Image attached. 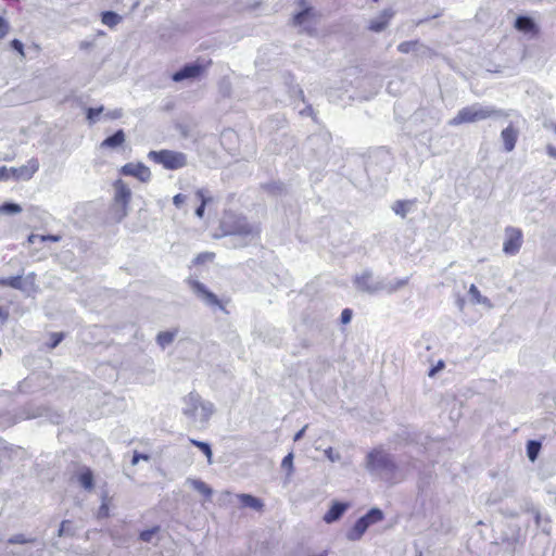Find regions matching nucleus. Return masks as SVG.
Listing matches in <instances>:
<instances>
[{"instance_id":"obj_31","label":"nucleus","mask_w":556,"mask_h":556,"mask_svg":"<svg viewBox=\"0 0 556 556\" xmlns=\"http://www.w3.org/2000/svg\"><path fill=\"white\" fill-rule=\"evenodd\" d=\"M369 525H374L376 522H379L383 519V514L378 508L370 509L365 516H364Z\"/></svg>"},{"instance_id":"obj_45","label":"nucleus","mask_w":556,"mask_h":556,"mask_svg":"<svg viewBox=\"0 0 556 556\" xmlns=\"http://www.w3.org/2000/svg\"><path fill=\"white\" fill-rule=\"evenodd\" d=\"M292 459H293L292 454H288V455L282 459V466H283V467H291V466H292Z\"/></svg>"},{"instance_id":"obj_44","label":"nucleus","mask_w":556,"mask_h":556,"mask_svg":"<svg viewBox=\"0 0 556 556\" xmlns=\"http://www.w3.org/2000/svg\"><path fill=\"white\" fill-rule=\"evenodd\" d=\"M186 201V195L181 194V193H178L176 195H174L173 198V203L179 207L181 204H184Z\"/></svg>"},{"instance_id":"obj_46","label":"nucleus","mask_w":556,"mask_h":556,"mask_svg":"<svg viewBox=\"0 0 556 556\" xmlns=\"http://www.w3.org/2000/svg\"><path fill=\"white\" fill-rule=\"evenodd\" d=\"M139 458L148 459V456L147 455L135 454L134 457H132L131 463L134 465H136L138 463Z\"/></svg>"},{"instance_id":"obj_2","label":"nucleus","mask_w":556,"mask_h":556,"mask_svg":"<svg viewBox=\"0 0 556 556\" xmlns=\"http://www.w3.org/2000/svg\"><path fill=\"white\" fill-rule=\"evenodd\" d=\"M148 157L150 161L162 165L163 168L168 170H177L186 167L188 164V159L185 153L168 149L150 151Z\"/></svg>"},{"instance_id":"obj_28","label":"nucleus","mask_w":556,"mask_h":556,"mask_svg":"<svg viewBox=\"0 0 556 556\" xmlns=\"http://www.w3.org/2000/svg\"><path fill=\"white\" fill-rule=\"evenodd\" d=\"M541 451V443L539 441L531 440L527 444V454L531 462H534Z\"/></svg>"},{"instance_id":"obj_22","label":"nucleus","mask_w":556,"mask_h":556,"mask_svg":"<svg viewBox=\"0 0 556 556\" xmlns=\"http://www.w3.org/2000/svg\"><path fill=\"white\" fill-rule=\"evenodd\" d=\"M178 333V330L175 329V330H167V331H161L157 336H156V342L162 348H165L167 345H169L175 337L177 336Z\"/></svg>"},{"instance_id":"obj_25","label":"nucleus","mask_w":556,"mask_h":556,"mask_svg":"<svg viewBox=\"0 0 556 556\" xmlns=\"http://www.w3.org/2000/svg\"><path fill=\"white\" fill-rule=\"evenodd\" d=\"M0 286L11 287L14 289H23V278L22 276H13L8 278L0 279Z\"/></svg>"},{"instance_id":"obj_11","label":"nucleus","mask_w":556,"mask_h":556,"mask_svg":"<svg viewBox=\"0 0 556 556\" xmlns=\"http://www.w3.org/2000/svg\"><path fill=\"white\" fill-rule=\"evenodd\" d=\"M188 283L190 288L194 291V293L202 298L208 305L217 306L220 309H225V306L222 303V301L213 292H211L202 282L198 280H189Z\"/></svg>"},{"instance_id":"obj_34","label":"nucleus","mask_w":556,"mask_h":556,"mask_svg":"<svg viewBox=\"0 0 556 556\" xmlns=\"http://www.w3.org/2000/svg\"><path fill=\"white\" fill-rule=\"evenodd\" d=\"M110 516V501L105 495L98 510L99 518H108Z\"/></svg>"},{"instance_id":"obj_33","label":"nucleus","mask_w":556,"mask_h":556,"mask_svg":"<svg viewBox=\"0 0 556 556\" xmlns=\"http://www.w3.org/2000/svg\"><path fill=\"white\" fill-rule=\"evenodd\" d=\"M104 108H89L86 111V117L89 121V123H94L97 121V117L103 112Z\"/></svg>"},{"instance_id":"obj_32","label":"nucleus","mask_w":556,"mask_h":556,"mask_svg":"<svg viewBox=\"0 0 556 556\" xmlns=\"http://www.w3.org/2000/svg\"><path fill=\"white\" fill-rule=\"evenodd\" d=\"M468 293L475 303H485L488 301L486 298L481 295L479 289L475 285L469 287Z\"/></svg>"},{"instance_id":"obj_48","label":"nucleus","mask_w":556,"mask_h":556,"mask_svg":"<svg viewBox=\"0 0 556 556\" xmlns=\"http://www.w3.org/2000/svg\"><path fill=\"white\" fill-rule=\"evenodd\" d=\"M547 152L551 156L553 157H556V148L552 147V146H548L547 147Z\"/></svg>"},{"instance_id":"obj_23","label":"nucleus","mask_w":556,"mask_h":556,"mask_svg":"<svg viewBox=\"0 0 556 556\" xmlns=\"http://www.w3.org/2000/svg\"><path fill=\"white\" fill-rule=\"evenodd\" d=\"M414 202L410 200H397L394 202L392 210L396 215L405 217Z\"/></svg>"},{"instance_id":"obj_8","label":"nucleus","mask_w":556,"mask_h":556,"mask_svg":"<svg viewBox=\"0 0 556 556\" xmlns=\"http://www.w3.org/2000/svg\"><path fill=\"white\" fill-rule=\"evenodd\" d=\"M522 231L519 228L507 227L505 229V240L503 251L507 255H515L522 245Z\"/></svg>"},{"instance_id":"obj_3","label":"nucleus","mask_w":556,"mask_h":556,"mask_svg":"<svg viewBox=\"0 0 556 556\" xmlns=\"http://www.w3.org/2000/svg\"><path fill=\"white\" fill-rule=\"evenodd\" d=\"M225 235L238 237H254L260 235V226L251 224L243 215H233L225 222Z\"/></svg>"},{"instance_id":"obj_16","label":"nucleus","mask_w":556,"mask_h":556,"mask_svg":"<svg viewBox=\"0 0 556 556\" xmlns=\"http://www.w3.org/2000/svg\"><path fill=\"white\" fill-rule=\"evenodd\" d=\"M501 137L503 140L505 150L507 152L513 151L516 146L517 138H518L517 129L513 125H509L502 130Z\"/></svg>"},{"instance_id":"obj_30","label":"nucleus","mask_w":556,"mask_h":556,"mask_svg":"<svg viewBox=\"0 0 556 556\" xmlns=\"http://www.w3.org/2000/svg\"><path fill=\"white\" fill-rule=\"evenodd\" d=\"M36 239H39L42 242H45V241L58 242V241H60L62 239V237L60 235L39 236V235L31 233L28 237L27 241L29 243H34Z\"/></svg>"},{"instance_id":"obj_19","label":"nucleus","mask_w":556,"mask_h":556,"mask_svg":"<svg viewBox=\"0 0 556 556\" xmlns=\"http://www.w3.org/2000/svg\"><path fill=\"white\" fill-rule=\"evenodd\" d=\"M369 526L367 519L364 516L361 517L348 533V538L352 541L361 539Z\"/></svg>"},{"instance_id":"obj_7","label":"nucleus","mask_w":556,"mask_h":556,"mask_svg":"<svg viewBox=\"0 0 556 556\" xmlns=\"http://www.w3.org/2000/svg\"><path fill=\"white\" fill-rule=\"evenodd\" d=\"M186 407L184 414L189 418H194L199 408L202 409L204 419L207 420L213 413V405L204 403L199 393L192 391L185 397Z\"/></svg>"},{"instance_id":"obj_37","label":"nucleus","mask_w":556,"mask_h":556,"mask_svg":"<svg viewBox=\"0 0 556 556\" xmlns=\"http://www.w3.org/2000/svg\"><path fill=\"white\" fill-rule=\"evenodd\" d=\"M417 43H418L417 40H415V41H403V42H401L397 46V50L401 53H408V52H410L417 46Z\"/></svg>"},{"instance_id":"obj_21","label":"nucleus","mask_w":556,"mask_h":556,"mask_svg":"<svg viewBox=\"0 0 556 556\" xmlns=\"http://www.w3.org/2000/svg\"><path fill=\"white\" fill-rule=\"evenodd\" d=\"M197 198L200 200V205L195 210V215L199 218L204 216L205 206L213 201V198L206 194V190L198 189L195 191Z\"/></svg>"},{"instance_id":"obj_42","label":"nucleus","mask_w":556,"mask_h":556,"mask_svg":"<svg viewBox=\"0 0 556 556\" xmlns=\"http://www.w3.org/2000/svg\"><path fill=\"white\" fill-rule=\"evenodd\" d=\"M352 318V309L350 308H344L341 313V321L342 324H348L350 323Z\"/></svg>"},{"instance_id":"obj_4","label":"nucleus","mask_w":556,"mask_h":556,"mask_svg":"<svg viewBox=\"0 0 556 556\" xmlns=\"http://www.w3.org/2000/svg\"><path fill=\"white\" fill-rule=\"evenodd\" d=\"M113 187L115 192L113 197L112 208L118 218H123L128 213V206L131 200V190L122 179H116L113 182Z\"/></svg>"},{"instance_id":"obj_10","label":"nucleus","mask_w":556,"mask_h":556,"mask_svg":"<svg viewBox=\"0 0 556 556\" xmlns=\"http://www.w3.org/2000/svg\"><path fill=\"white\" fill-rule=\"evenodd\" d=\"M119 172L122 175L135 177L141 182H148L152 176L150 168L141 162L127 163L121 167Z\"/></svg>"},{"instance_id":"obj_51","label":"nucleus","mask_w":556,"mask_h":556,"mask_svg":"<svg viewBox=\"0 0 556 556\" xmlns=\"http://www.w3.org/2000/svg\"><path fill=\"white\" fill-rule=\"evenodd\" d=\"M66 522H67V521H62V527H64V525H65ZM62 530H63V528H61V530H60V531H62Z\"/></svg>"},{"instance_id":"obj_29","label":"nucleus","mask_w":556,"mask_h":556,"mask_svg":"<svg viewBox=\"0 0 556 556\" xmlns=\"http://www.w3.org/2000/svg\"><path fill=\"white\" fill-rule=\"evenodd\" d=\"M160 526H154L150 529L143 530L139 533V539L142 542H151L153 536L160 532Z\"/></svg>"},{"instance_id":"obj_41","label":"nucleus","mask_w":556,"mask_h":556,"mask_svg":"<svg viewBox=\"0 0 556 556\" xmlns=\"http://www.w3.org/2000/svg\"><path fill=\"white\" fill-rule=\"evenodd\" d=\"M194 484H195L197 490L200 491L203 495H205L207 497L212 495V489L204 482L197 481Z\"/></svg>"},{"instance_id":"obj_38","label":"nucleus","mask_w":556,"mask_h":556,"mask_svg":"<svg viewBox=\"0 0 556 556\" xmlns=\"http://www.w3.org/2000/svg\"><path fill=\"white\" fill-rule=\"evenodd\" d=\"M10 46L20 54V56L22 59H24L26 56L25 51H24V45L21 40L13 39V40H11Z\"/></svg>"},{"instance_id":"obj_18","label":"nucleus","mask_w":556,"mask_h":556,"mask_svg":"<svg viewBox=\"0 0 556 556\" xmlns=\"http://www.w3.org/2000/svg\"><path fill=\"white\" fill-rule=\"evenodd\" d=\"M346 507H348V505H345L343 503H339V502L333 503V505L325 514L324 520L327 523H331V522L338 520L343 515Z\"/></svg>"},{"instance_id":"obj_35","label":"nucleus","mask_w":556,"mask_h":556,"mask_svg":"<svg viewBox=\"0 0 556 556\" xmlns=\"http://www.w3.org/2000/svg\"><path fill=\"white\" fill-rule=\"evenodd\" d=\"M64 339V333L62 332H52L50 334V341L48 343V348L49 349H54L56 348L61 341Z\"/></svg>"},{"instance_id":"obj_6","label":"nucleus","mask_w":556,"mask_h":556,"mask_svg":"<svg viewBox=\"0 0 556 556\" xmlns=\"http://www.w3.org/2000/svg\"><path fill=\"white\" fill-rule=\"evenodd\" d=\"M367 466L371 470L394 472L396 464L392 456L382 450L375 448L367 456Z\"/></svg>"},{"instance_id":"obj_24","label":"nucleus","mask_w":556,"mask_h":556,"mask_svg":"<svg viewBox=\"0 0 556 556\" xmlns=\"http://www.w3.org/2000/svg\"><path fill=\"white\" fill-rule=\"evenodd\" d=\"M121 20V16L113 11H105L101 14V22L109 27L116 26Z\"/></svg>"},{"instance_id":"obj_52","label":"nucleus","mask_w":556,"mask_h":556,"mask_svg":"<svg viewBox=\"0 0 556 556\" xmlns=\"http://www.w3.org/2000/svg\"><path fill=\"white\" fill-rule=\"evenodd\" d=\"M306 29H307V31H309V33H312V31H313V28H312V27H309V28L307 27Z\"/></svg>"},{"instance_id":"obj_13","label":"nucleus","mask_w":556,"mask_h":556,"mask_svg":"<svg viewBox=\"0 0 556 556\" xmlns=\"http://www.w3.org/2000/svg\"><path fill=\"white\" fill-rule=\"evenodd\" d=\"M393 15L394 12L392 10H383L378 18L372 20L369 23L368 29L376 33L382 31L387 28Z\"/></svg>"},{"instance_id":"obj_50","label":"nucleus","mask_w":556,"mask_h":556,"mask_svg":"<svg viewBox=\"0 0 556 556\" xmlns=\"http://www.w3.org/2000/svg\"><path fill=\"white\" fill-rule=\"evenodd\" d=\"M300 5H301V7H304V5H305V0H301V1H300Z\"/></svg>"},{"instance_id":"obj_20","label":"nucleus","mask_w":556,"mask_h":556,"mask_svg":"<svg viewBox=\"0 0 556 556\" xmlns=\"http://www.w3.org/2000/svg\"><path fill=\"white\" fill-rule=\"evenodd\" d=\"M315 17L316 13L312 8H304L293 16V24L296 26H303L306 22L315 20Z\"/></svg>"},{"instance_id":"obj_40","label":"nucleus","mask_w":556,"mask_h":556,"mask_svg":"<svg viewBox=\"0 0 556 556\" xmlns=\"http://www.w3.org/2000/svg\"><path fill=\"white\" fill-rule=\"evenodd\" d=\"M29 542H31V540L26 539L23 534L13 535L8 540L9 544H27Z\"/></svg>"},{"instance_id":"obj_15","label":"nucleus","mask_w":556,"mask_h":556,"mask_svg":"<svg viewBox=\"0 0 556 556\" xmlns=\"http://www.w3.org/2000/svg\"><path fill=\"white\" fill-rule=\"evenodd\" d=\"M237 498L240 502V507L241 508L249 507V508L254 509L256 511H263L264 510V503L258 497H255V496H253L251 494L242 493V494H238Z\"/></svg>"},{"instance_id":"obj_12","label":"nucleus","mask_w":556,"mask_h":556,"mask_svg":"<svg viewBox=\"0 0 556 556\" xmlns=\"http://www.w3.org/2000/svg\"><path fill=\"white\" fill-rule=\"evenodd\" d=\"M514 27L523 34H530L532 36H538L540 34L539 26L529 16H518L514 23Z\"/></svg>"},{"instance_id":"obj_1","label":"nucleus","mask_w":556,"mask_h":556,"mask_svg":"<svg viewBox=\"0 0 556 556\" xmlns=\"http://www.w3.org/2000/svg\"><path fill=\"white\" fill-rule=\"evenodd\" d=\"M505 115L501 110H494L489 108H477L475 105L463 108L450 121V125L458 126L462 124L475 123L483 121L493 116Z\"/></svg>"},{"instance_id":"obj_43","label":"nucleus","mask_w":556,"mask_h":556,"mask_svg":"<svg viewBox=\"0 0 556 556\" xmlns=\"http://www.w3.org/2000/svg\"><path fill=\"white\" fill-rule=\"evenodd\" d=\"M445 366L443 361H439L435 366H433L429 371V377H433L439 370L443 369Z\"/></svg>"},{"instance_id":"obj_36","label":"nucleus","mask_w":556,"mask_h":556,"mask_svg":"<svg viewBox=\"0 0 556 556\" xmlns=\"http://www.w3.org/2000/svg\"><path fill=\"white\" fill-rule=\"evenodd\" d=\"M0 212L16 214L22 212V207L15 203H4L0 206Z\"/></svg>"},{"instance_id":"obj_27","label":"nucleus","mask_w":556,"mask_h":556,"mask_svg":"<svg viewBox=\"0 0 556 556\" xmlns=\"http://www.w3.org/2000/svg\"><path fill=\"white\" fill-rule=\"evenodd\" d=\"M190 443L202 451V453L206 456L208 464L212 463L213 453L211 446L207 443L194 439H190Z\"/></svg>"},{"instance_id":"obj_26","label":"nucleus","mask_w":556,"mask_h":556,"mask_svg":"<svg viewBox=\"0 0 556 556\" xmlns=\"http://www.w3.org/2000/svg\"><path fill=\"white\" fill-rule=\"evenodd\" d=\"M215 260L214 252H201L192 261L193 266H201Z\"/></svg>"},{"instance_id":"obj_49","label":"nucleus","mask_w":556,"mask_h":556,"mask_svg":"<svg viewBox=\"0 0 556 556\" xmlns=\"http://www.w3.org/2000/svg\"><path fill=\"white\" fill-rule=\"evenodd\" d=\"M305 431V428L301 429L296 434L294 435V441H298L302 438L303 433Z\"/></svg>"},{"instance_id":"obj_14","label":"nucleus","mask_w":556,"mask_h":556,"mask_svg":"<svg viewBox=\"0 0 556 556\" xmlns=\"http://www.w3.org/2000/svg\"><path fill=\"white\" fill-rule=\"evenodd\" d=\"M76 478L81 488L86 491H92L94 489V478L93 472L89 467H81L77 473Z\"/></svg>"},{"instance_id":"obj_17","label":"nucleus","mask_w":556,"mask_h":556,"mask_svg":"<svg viewBox=\"0 0 556 556\" xmlns=\"http://www.w3.org/2000/svg\"><path fill=\"white\" fill-rule=\"evenodd\" d=\"M126 136L123 129H118L112 136L101 142V148H118L125 143Z\"/></svg>"},{"instance_id":"obj_39","label":"nucleus","mask_w":556,"mask_h":556,"mask_svg":"<svg viewBox=\"0 0 556 556\" xmlns=\"http://www.w3.org/2000/svg\"><path fill=\"white\" fill-rule=\"evenodd\" d=\"M9 22L3 16H0V40H2L9 34Z\"/></svg>"},{"instance_id":"obj_5","label":"nucleus","mask_w":556,"mask_h":556,"mask_svg":"<svg viewBox=\"0 0 556 556\" xmlns=\"http://www.w3.org/2000/svg\"><path fill=\"white\" fill-rule=\"evenodd\" d=\"M38 168L39 163L37 159H31L27 164L20 167L8 168L5 166H0V181H7L9 179L29 180Z\"/></svg>"},{"instance_id":"obj_47","label":"nucleus","mask_w":556,"mask_h":556,"mask_svg":"<svg viewBox=\"0 0 556 556\" xmlns=\"http://www.w3.org/2000/svg\"><path fill=\"white\" fill-rule=\"evenodd\" d=\"M9 318V313L0 307V319L7 320Z\"/></svg>"},{"instance_id":"obj_9","label":"nucleus","mask_w":556,"mask_h":556,"mask_svg":"<svg viewBox=\"0 0 556 556\" xmlns=\"http://www.w3.org/2000/svg\"><path fill=\"white\" fill-rule=\"evenodd\" d=\"M212 64V61L208 60L204 64L200 63H190L186 64L178 72L174 73L172 78L174 81H181L188 78H198L204 74L207 67Z\"/></svg>"}]
</instances>
